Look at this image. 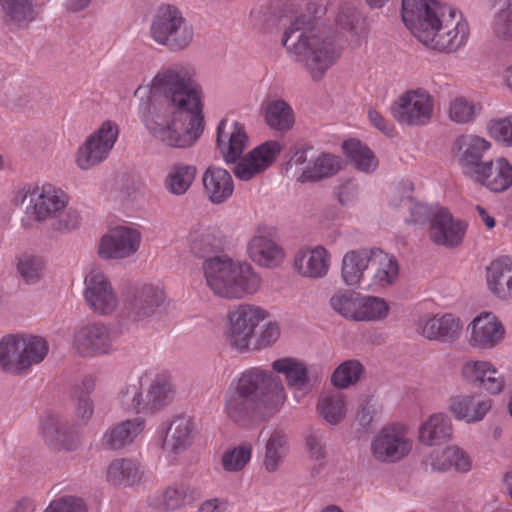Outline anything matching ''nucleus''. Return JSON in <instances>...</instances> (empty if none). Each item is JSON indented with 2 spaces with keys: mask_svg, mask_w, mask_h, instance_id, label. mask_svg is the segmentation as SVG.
<instances>
[{
  "mask_svg": "<svg viewBox=\"0 0 512 512\" xmlns=\"http://www.w3.org/2000/svg\"><path fill=\"white\" fill-rule=\"evenodd\" d=\"M118 126L112 121H105L91 134L77 151L76 163L82 170L103 162L115 145Z\"/></svg>",
  "mask_w": 512,
  "mask_h": 512,
  "instance_id": "10",
  "label": "nucleus"
},
{
  "mask_svg": "<svg viewBox=\"0 0 512 512\" xmlns=\"http://www.w3.org/2000/svg\"><path fill=\"white\" fill-rule=\"evenodd\" d=\"M489 135L505 146H512V116L491 119L487 123Z\"/></svg>",
  "mask_w": 512,
  "mask_h": 512,
  "instance_id": "59",
  "label": "nucleus"
},
{
  "mask_svg": "<svg viewBox=\"0 0 512 512\" xmlns=\"http://www.w3.org/2000/svg\"><path fill=\"white\" fill-rule=\"evenodd\" d=\"M44 267L45 263L41 257L23 255L18 259L17 271L26 284L33 285L41 279Z\"/></svg>",
  "mask_w": 512,
  "mask_h": 512,
  "instance_id": "55",
  "label": "nucleus"
},
{
  "mask_svg": "<svg viewBox=\"0 0 512 512\" xmlns=\"http://www.w3.org/2000/svg\"><path fill=\"white\" fill-rule=\"evenodd\" d=\"M80 225V215L72 208L60 209L49 221V226L53 231L68 233L78 228Z\"/></svg>",
  "mask_w": 512,
  "mask_h": 512,
  "instance_id": "57",
  "label": "nucleus"
},
{
  "mask_svg": "<svg viewBox=\"0 0 512 512\" xmlns=\"http://www.w3.org/2000/svg\"><path fill=\"white\" fill-rule=\"evenodd\" d=\"M342 149L346 157L350 159L358 170L370 172L376 168L377 160L374 154L359 140H346L342 145Z\"/></svg>",
  "mask_w": 512,
  "mask_h": 512,
  "instance_id": "45",
  "label": "nucleus"
},
{
  "mask_svg": "<svg viewBox=\"0 0 512 512\" xmlns=\"http://www.w3.org/2000/svg\"><path fill=\"white\" fill-rule=\"evenodd\" d=\"M357 192V185L351 180H346L334 189V193L341 205L350 204L356 198Z\"/></svg>",
  "mask_w": 512,
  "mask_h": 512,
  "instance_id": "64",
  "label": "nucleus"
},
{
  "mask_svg": "<svg viewBox=\"0 0 512 512\" xmlns=\"http://www.w3.org/2000/svg\"><path fill=\"white\" fill-rule=\"evenodd\" d=\"M147 390L149 398L147 405H149V407H155L156 411L168 405L174 397L171 379L164 374L156 375Z\"/></svg>",
  "mask_w": 512,
  "mask_h": 512,
  "instance_id": "47",
  "label": "nucleus"
},
{
  "mask_svg": "<svg viewBox=\"0 0 512 512\" xmlns=\"http://www.w3.org/2000/svg\"><path fill=\"white\" fill-rule=\"evenodd\" d=\"M41 435L53 450L74 451L80 441L74 425L58 414H47L41 420Z\"/></svg>",
  "mask_w": 512,
  "mask_h": 512,
  "instance_id": "19",
  "label": "nucleus"
},
{
  "mask_svg": "<svg viewBox=\"0 0 512 512\" xmlns=\"http://www.w3.org/2000/svg\"><path fill=\"white\" fill-rule=\"evenodd\" d=\"M248 145L243 124L222 119L217 128V146L226 163H236Z\"/></svg>",
  "mask_w": 512,
  "mask_h": 512,
  "instance_id": "24",
  "label": "nucleus"
},
{
  "mask_svg": "<svg viewBox=\"0 0 512 512\" xmlns=\"http://www.w3.org/2000/svg\"><path fill=\"white\" fill-rule=\"evenodd\" d=\"M266 318V312L260 307L240 304L228 313L229 326L226 338L229 345L240 351L249 348L255 328Z\"/></svg>",
  "mask_w": 512,
  "mask_h": 512,
  "instance_id": "8",
  "label": "nucleus"
},
{
  "mask_svg": "<svg viewBox=\"0 0 512 512\" xmlns=\"http://www.w3.org/2000/svg\"><path fill=\"white\" fill-rule=\"evenodd\" d=\"M371 249L352 250L347 252L342 260L341 276L347 286H357L364 290L370 265Z\"/></svg>",
  "mask_w": 512,
  "mask_h": 512,
  "instance_id": "32",
  "label": "nucleus"
},
{
  "mask_svg": "<svg viewBox=\"0 0 512 512\" xmlns=\"http://www.w3.org/2000/svg\"><path fill=\"white\" fill-rule=\"evenodd\" d=\"M199 498V491L195 487L181 484L168 487L162 495V509L175 510L181 507L186 500L193 501Z\"/></svg>",
  "mask_w": 512,
  "mask_h": 512,
  "instance_id": "51",
  "label": "nucleus"
},
{
  "mask_svg": "<svg viewBox=\"0 0 512 512\" xmlns=\"http://www.w3.org/2000/svg\"><path fill=\"white\" fill-rule=\"evenodd\" d=\"M207 285L218 296L240 299L254 294L261 279L247 263H235L231 259L214 256L203 263Z\"/></svg>",
  "mask_w": 512,
  "mask_h": 512,
  "instance_id": "5",
  "label": "nucleus"
},
{
  "mask_svg": "<svg viewBox=\"0 0 512 512\" xmlns=\"http://www.w3.org/2000/svg\"><path fill=\"white\" fill-rule=\"evenodd\" d=\"M294 265L303 276L321 278L328 272L329 254L324 247L318 246L305 253L297 254Z\"/></svg>",
  "mask_w": 512,
  "mask_h": 512,
  "instance_id": "35",
  "label": "nucleus"
},
{
  "mask_svg": "<svg viewBox=\"0 0 512 512\" xmlns=\"http://www.w3.org/2000/svg\"><path fill=\"white\" fill-rule=\"evenodd\" d=\"M402 206L410 211V217L407 218L408 223L423 224L427 221L431 224V215L434 209L428 206L414 202L411 197H406L401 200Z\"/></svg>",
  "mask_w": 512,
  "mask_h": 512,
  "instance_id": "62",
  "label": "nucleus"
},
{
  "mask_svg": "<svg viewBox=\"0 0 512 512\" xmlns=\"http://www.w3.org/2000/svg\"><path fill=\"white\" fill-rule=\"evenodd\" d=\"M164 300L162 289L152 284H140L127 292L124 307L133 321H143L153 316Z\"/></svg>",
  "mask_w": 512,
  "mask_h": 512,
  "instance_id": "14",
  "label": "nucleus"
},
{
  "mask_svg": "<svg viewBox=\"0 0 512 512\" xmlns=\"http://www.w3.org/2000/svg\"><path fill=\"white\" fill-rule=\"evenodd\" d=\"M193 421L188 416L175 417L167 430L165 444L175 454L185 451L193 441Z\"/></svg>",
  "mask_w": 512,
  "mask_h": 512,
  "instance_id": "37",
  "label": "nucleus"
},
{
  "mask_svg": "<svg viewBox=\"0 0 512 512\" xmlns=\"http://www.w3.org/2000/svg\"><path fill=\"white\" fill-rule=\"evenodd\" d=\"M114 342L111 328L102 323L84 325L73 335V347L83 357L112 354L115 351Z\"/></svg>",
  "mask_w": 512,
  "mask_h": 512,
  "instance_id": "12",
  "label": "nucleus"
},
{
  "mask_svg": "<svg viewBox=\"0 0 512 512\" xmlns=\"http://www.w3.org/2000/svg\"><path fill=\"white\" fill-rule=\"evenodd\" d=\"M149 36L168 51L179 52L190 46L194 30L177 6L163 3L152 15Z\"/></svg>",
  "mask_w": 512,
  "mask_h": 512,
  "instance_id": "7",
  "label": "nucleus"
},
{
  "mask_svg": "<svg viewBox=\"0 0 512 512\" xmlns=\"http://www.w3.org/2000/svg\"><path fill=\"white\" fill-rule=\"evenodd\" d=\"M419 332L429 340L451 343L460 337L462 324L459 318L448 313L433 317L418 324Z\"/></svg>",
  "mask_w": 512,
  "mask_h": 512,
  "instance_id": "30",
  "label": "nucleus"
},
{
  "mask_svg": "<svg viewBox=\"0 0 512 512\" xmlns=\"http://www.w3.org/2000/svg\"><path fill=\"white\" fill-rule=\"evenodd\" d=\"M0 13L6 23H30L37 17L36 0H0Z\"/></svg>",
  "mask_w": 512,
  "mask_h": 512,
  "instance_id": "39",
  "label": "nucleus"
},
{
  "mask_svg": "<svg viewBox=\"0 0 512 512\" xmlns=\"http://www.w3.org/2000/svg\"><path fill=\"white\" fill-rule=\"evenodd\" d=\"M204 191L213 204L226 202L233 194L234 184L230 173L219 167H209L203 174Z\"/></svg>",
  "mask_w": 512,
  "mask_h": 512,
  "instance_id": "31",
  "label": "nucleus"
},
{
  "mask_svg": "<svg viewBox=\"0 0 512 512\" xmlns=\"http://www.w3.org/2000/svg\"><path fill=\"white\" fill-rule=\"evenodd\" d=\"M434 470L446 471L451 468L459 472L470 470L471 463L466 453L458 447L451 446L445 448L441 453H437L432 459Z\"/></svg>",
  "mask_w": 512,
  "mask_h": 512,
  "instance_id": "44",
  "label": "nucleus"
},
{
  "mask_svg": "<svg viewBox=\"0 0 512 512\" xmlns=\"http://www.w3.org/2000/svg\"><path fill=\"white\" fill-rule=\"evenodd\" d=\"M462 373L473 386L491 394L500 393L505 385L502 374L489 362H468L463 366Z\"/></svg>",
  "mask_w": 512,
  "mask_h": 512,
  "instance_id": "27",
  "label": "nucleus"
},
{
  "mask_svg": "<svg viewBox=\"0 0 512 512\" xmlns=\"http://www.w3.org/2000/svg\"><path fill=\"white\" fill-rule=\"evenodd\" d=\"M363 372V366L357 360H348L340 364L332 374V384L340 389L355 384Z\"/></svg>",
  "mask_w": 512,
  "mask_h": 512,
  "instance_id": "52",
  "label": "nucleus"
},
{
  "mask_svg": "<svg viewBox=\"0 0 512 512\" xmlns=\"http://www.w3.org/2000/svg\"><path fill=\"white\" fill-rule=\"evenodd\" d=\"M466 232V224L453 218L443 207L434 209L431 225L428 230L429 239L437 246L452 249L461 245Z\"/></svg>",
  "mask_w": 512,
  "mask_h": 512,
  "instance_id": "15",
  "label": "nucleus"
},
{
  "mask_svg": "<svg viewBox=\"0 0 512 512\" xmlns=\"http://www.w3.org/2000/svg\"><path fill=\"white\" fill-rule=\"evenodd\" d=\"M452 432L450 418L443 413H436L422 424L419 439L428 446L440 445L451 438Z\"/></svg>",
  "mask_w": 512,
  "mask_h": 512,
  "instance_id": "36",
  "label": "nucleus"
},
{
  "mask_svg": "<svg viewBox=\"0 0 512 512\" xmlns=\"http://www.w3.org/2000/svg\"><path fill=\"white\" fill-rule=\"evenodd\" d=\"M44 512H88L83 499L63 496L50 502Z\"/></svg>",
  "mask_w": 512,
  "mask_h": 512,
  "instance_id": "61",
  "label": "nucleus"
},
{
  "mask_svg": "<svg viewBox=\"0 0 512 512\" xmlns=\"http://www.w3.org/2000/svg\"><path fill=\"white\" fill-rule=\"evenodd\" d=\"M265 121L274 130L287 131L294 125V113L284 100H272L265 107Z\"/></svg>",
  "mask_w": 512,
  "mask_h": 512,
  "instance_id": "41",
  "label": "nucleus"
},
{
  "mask_svg": "<svg viewBox=\"0 0 512 512\" xmlns=\"http://www.w3.org/2000/svg\"><path fill=\"white\" fill-rule=\"evenodd\" d=\"M323 439L324 436L320 430H311L306 436V447L310 457L315 461H320L318 466L312 469V476L318 474L320 472V468L323 466V460L326 455Z\"/></svg>",
  "mask_w": 512,
  "mask_h": 512,
  "instance_id": "58",
  "label": "nucleus"
},
{
  "mask_svg": "<svg viewBox=\"0 0 512 512\" xmlns=\"http://www.w3.org/2000/svg\"><path fill=\"white\" fill-rule=\"evenodd\" d=\"M197 173L194 165L175 163L171 166L166 179L167 190L174 195H183L192 185Z\"/></svg>",
  "mask_w": 512,
  "mask_h": 512,
  "instance_id": "40",
  "label": "nucleus"
},
{
  "mask_svg": "<svg viewBox=\"0 0 512 512\" xmlns=\"http://www.w3.org/2000/svg\"><path fill=\"white\" fill-rule=\"evenodd\" d=\"M469 178L491 192L500 193L512 185V165L503 157H490Z\"/></svg>",
  "mask_w": 512,
  "mask_h": 512,
  "instance_id": "23",
  "label": "nucleus"
},
{
  "mask_svg": "<svg viewBox=\"0 0 512 512\" xmlns=\"http://www.w3.org/2000/svg\"><path fill=\"white\" fill-rule=\"evenodd\" d=\"M337 24L355 35H361L365 30L363 15L352 6H343L337 15Z\"/></svg>",
  "mask_w": 512,
  "mask_h": 512,
  "instance_id": "56",
  "label": "nucleus"
},
{
  "mask_svg": "<svg viewBox=\"0 0 512 512\" xmlns=\"http://www.w3.org/2000/svg\"><path fill=\"white\" fill-rule=\"evenodd\" d=\"M85 283L84 297L95 313L107 315L117 308L118 299L111 283L103 273L92 272Z\"/></svg>",
  "mask_w": 512,
  "mask_h": 512,
  "instance_id": "22",
  "label": "nucleus"
},
{
  "mask_svg": "<svg viewBox=\"0 0 512 512\" xmlns=\"http://www.w3.org/2000/svg\"><path fill=\"white\" fill-rule=\"evenodd\" d=\"M141 242L138 230L119 226L104 235L98 246V254L102 259H122L137 252Z\"/></svg>",
  "mask_w": 512,
  "mask_h": 512,
  "instance_id": "18",
  "label": "nucleus"
},
{
  "mask_svg": "<svg viewBox=\"0 0 512 512\" xmlns=\"http://www.w3.org/2000/svg\"><path fill=\"white\" fill-rule=\"evenodd\" d=\"M272 370L283 374L290 390L295 394L306 395L311 392L320 382L318 374L307 367V365L296 358L284 357L277 359L271 364Z\"/></svg>",
  "mask_w": 512,
  "mask_h": 512,
  "instance_id": "16",
  "label": "nucleus"
},
{
  "mask_svg": "<svg viewBox=\"0 0 512 512\" xmlns=\"http://www.w3.org/2000/svg\"><path fill=\"white\" fill-rule=\"evenodd\" d=\"M298 8L294 0H271L269 5L253 10L251 14L260 19L291 18L282 35V45L294 61L302 64L314 80L322 78L341 55V47L326 27L310 16L294 17Z\"/></svg>",
  "mask_w": 512,
  "mask_h": 512,
  "instance_id": "2",
  "label": "nucleus"
},
{
  "mask_svg": "<svg viewBox=\"0 0 512 512\" xmlns=\"http://www.w3.org/2000/svg\"><path fill=\"white\" fill-rule=\"evenodd\" d=\"M253 446L244 441L238 446L225 451L222 455V466L227 472H239L245 468L252 457Z\"/></svg>",
  "mask_w": 512,
  "mask_h": 512,
  "instance_id": "50",
  "label": "nucleus"
},
{
  "mask_svg": "<svg viewBox=\"0 0 512 512\" xmlns=\"http://www.w3.org/2000/svg\"><path fill=\"white\" fill-rule=\"evenodd\" d=\"M286 401L281 379L272 372L249 368L235 378L224 393V414L239 427L269 420Z\"/></svg>",
  "mask_w": 512,
  "mask_h": 512,
  "instance_id": "3",
  "label": "nucleus"
},
{
  "mask_svg": "<svg viewBox=\"0 0 512 512\" xmlns=\"http://www.w3.org/2000/svg\"><path fill=\"white\" fill-rule=\"evenodd\" d=\"M275 230L255 235L248 243L247 251L252 261L263 267L278 266L283 258L284 251L275 238Z\"/></svg>",
  "mask_w": 512,
  "mask_h": 512,
  "instance_id": "25",
  "label": "nucleus"
},
{
  "mask_svg": "<svg viewBox=\"0 0 512 512\" xmlns=\"http://www.w3.org/2000/svg\"><path fill=\"white\" fill-rule=\"evenodd\" d=\"M489 291L500 300L512 298V258L501 256L492 261L486 269Z\"/></svg>",
  "mask_w": 512,
  "mask_h": 512,
  "instance_id": "29",
  "label": "nucleus"
},
{
  "mask_svg": "<svg viewBox=\"0 0 512 512\" xmlns=\"http://www.w3.org/2000/svg\"><path fill=\"white\" fill-rule=\"evenodd\" d=\"M411 447L405 433L395 426L381 429L371 442L372 454L381 462L399 461L409 453Z\"/></svg>",
  "mask_w": 512,
  "mask_h": 512,
  "instance_id": "20",
  "label": "nucleus"
},
{
  "mask_svg": "<svg viewBox=\"0 0 512 512\" xmlns=\"http://www.w3.org/2000/svg\"><path fill=\"white\" fill-rule=\"evenodd\" d=\"M358 306L356 321H379L388 315V303L380 297L362 296Z\"/></svg>",
  "mask_w": 512,
  "mask_h": 512,
  "instance_id": "48",
  "label": "nucleus"
},
{
  "mask_svg": "<svg viewBox=\"0 0 512 512\" xmlns=\"http://www.w3.org/2000/svg\"><path fill=\"white\" fill-rule=\"evenodd\" d=\"M68 200L64 191L47 184L25 193L22 203H29L27 209L34 220L50 221L60 209L67 206Z\"/></svg>",
  "mask_w": 512,
  "mask_h": 512,
  "instance_id": "13",
  "label": "nucleus"
},
{
  "mask_svg": "<svg viewBox=\"0 0 512 512\" xmlns=\"http://www.w3.org/2000/svg\"><path fill=\"white\" fill-rule=\"evenodd\" d=\"M401 17L415 38L440 52H455L468 39V24L461 14L437 0H402Z\"/></svg>",
  "mask_w": 512,
  "mask_h": 512,
  "instance_id": "4",
  "label": "nucleus"
},
{
  "mask_svg": "<svg viewBox=\"0 0 512 512\" xmlns=\"http://www.w3.org/2000/svg\"><path fill=\"white\" fill-rule=\"evenodd\" d=\"M471 346L479 349H491L495 347L504 336V327L491 313L481 314L473 319L469 325Z\"/></svg>",
  "mask_w": 512,
  "mask_h": 512,
  "instance_id": "26",
  "label": "nucleus"
},
{
  "mask_svg": "<svg viewBox=\"0 0 512 512\" xmlns=\"http://www.w3.org/2000/svg\"><path fill=\"white\" fill-rule=\"evenodd\" d=\"M144 427L145 420L141 417L123 421L104 434L103 445L112 450L121 449L132 443Z\"/></svg>",
  "mask_w": 512,
  "mask_h": 512,
  "instance_id": "34",
  "label": "nucleus"
},
{
  "mask_svg": "<svg viewBox=\"0 0 512 512\" xmlns=\"http://www.w3.org/2000/svg\"><path fill=\"white\" fill-rule=\"evenodd\" d=\"M148 390L144 394L141 391V387L138 385H130L121 392L122 405L131 411L136 413H154L156 412L155 407H149L147 405Z\"/></svg>",
  "mask_w": 512,
  "mask_h": 512,
  "instance_id": "53",
  "label": "nucleus"
},
{
  "mask_svg": "<svg viewBox=\"0 0 512 512\" xmlns=\"http://www.w3.org/2000/svg\"><path fill=\"white\" fill-rule=\"evenodd\" d=\"M492 32L497 39L512 41V0H505L494 15Z\"/></svg>",
  "mask_w": 512,
  "mask_h": 512,
  "instance_id": "54",
  "label": "nucleus"
},
{
  "mask_svg": "<svg viewBox=\"0 0 512 512\" xmlns=\"http://www.w3.org/2000/svg\"><path fill=\"white\" fill-rule=\"evenodd\" d=\"M289 450L288 436L281 429H274L265 443L264 467L272 473L279 469Z\"/></svg>",
  "mask_w": 512,
  "mask_h": 512,
  "instance_id": "38",
  "label": "nucleus"
},
{
  "mask_svg": "<svg viewBox=\"0 0 512 512\" xmlns=\"http://www.w3.org/2000/svg\"><path fill=\"white\" fill-rule=\"evenodd\" d=\"M194 66L162 68L149 88L154 138L172 148L193 146L204 131L203 90Z\"/></svg>",
  "mask_w": 512,
  "mask_h": 512,
  "instance_id": "1",
  "label": "nucleus"
},
{
  "mask_svg": "<svg viewBox=\"0 0 512 512\" xmlns=\"http://www.w3.org/2000/svg\"><path fill=\"white\" fill-rule=\"evenodd\" d=\"M491 143L474 134H463L455 138L451 146L452 158L467 177L490 158Z\"/></svg>",
  "mask_w": 512,
  "mask_h": 512,
  "instance_id": "11",
  "label": "nucleus"
},
{
  "mask_svg": "<svg viewBox=\"0 0 512 512\" xmlns=\"http://www.w3.org/2000/svg\"><path fill=\"white\" fill-rule=\"evenodd\" d=\"M48 351V342L41 336L7 334L0 340V367L7 373L21 375L41 363Z\"/></svg>",
  "mask_w": 512,
  "mask_h": 512,
  "instance_id": "6",
  "label": "nucleus"
},
{
  "mask_svg": "<svg viewBox=\"0 0 512 512\" xmlns=\"http://www.w3.org/2000/svg\"><path fill=\"white\" fill-rule=\"evenodd\" d=\"M360 295L349 290L338 291L330 298V306L345 319L356 321Z\"/></svg>",
  "mask_w": 512,
  "mask_h": 512,
  "instance_id": "49",
  "label": "nucleus"
},
{
  "mask_svg": "<svg viewBox=\"0 0 512 512\" xmlns=\"http://www.w3.org/2000/svg\"><path fill=\"white\" fill-rule=\"evenodd\" d=\"M187 247L189 252L197 258L212 259L222 250V239L211 227L201 224L191 228L187 235Z\"/></svg>",
  "mask_w": 512,
  "mask_h": 512,
  "instance_id": "28",
  "label": "nucleus"
},
{
  "mask_svg": "<svg viewBox=\"0 0 512 512\" xmlns=\"http://www.w3.org/2000/svg\"><path fill=\"white\" fill-rule=\"evenodd\" d=\"M279 335L280 329L277 323H267L256 338V348H264L272 345L279 338Z\"/></svg>",
  "mask_w": 512,
  "mask_h": 512,
  "instance_id": "63",
  "label": "nucleus"
},
{
  "mask_svg": "<svg viewBox=\"0 0 512 512\" xmlns=\"http://www.w3.org/2000/svg\"><path fill=\"white\" fill-rule=\"evenodd\" d=\"M317 409L320 416L330 425L339 424L346 414L344 396L339 392L326 393L319 398Z\"/></svg>",
  "mask_w": 512,
  "mask_h": 512,
  "instance_id": "43",
  "label": "nucleus"
},
{
  "mask_svg": "<svg viewBox=\"0 0 512 512\" xmlns=\"http://www.w3.org/2000/svg\"><path fill=\"white\" fill-rule=\"evenodd\" d=\"M476 114L475 105L469 103L464 98H456L451 102L449 108V117L452 121L459 124L471 122Z\"/></svg>",
  "mask_w": 512,
  "mask_h": 512,
  "instance_id": "60",
  "label": "nucleus"
},
{
  "mask_svg": "<svg viewBox=\"0 0 512 512\" xmlns=\"http://www.w3.org/2000/svg\"><path fill=\"white\" fill-rule=\"evenodd\" d=\"M280 151L281 146L277 141H267L237 160L233 172L240 180H250L267 169L276 160Z\"/></svg>",
  "mask_w": 512,
  "mask_h": 512,
  "instance_id": "21",
  "label": "nucleus"
},
{
  "mask_svg": "<svg viewBox=\"0 0 512 512\" xmlns=\"http://www.w3.org/2000/svg\"><path fill=\"white\" fill-rule=\"evenodd\" d=\"M491 400L473 395H458L450 399L449 409L459 420L468 423L480 421L491 409Z\"/></svg>",
  "mask_w": 512,
  "mask_h": 512,
  "instance_id": "33",
  "label": "nucleus"
},
{
  "mask_svg": "<svg viewBox=\"0 0 512 512\" xmlns=\"http://www.w3.org/2000/svg\"><path fill=\"white\" fill-rule=\"evenodd\" d=\"M138 465L130 459H116L111 462L107 479L113 485L131 486L141 479Z\"/></svg>",
  "mask_w": 512,
  "mask_h": 512,
  "instance_id": "42",
  "label": "nucleus"
},
{
  "mask_svg": "<svg viewBox=\"0 0 512 512\" xmlns=\"http://www.w3.org/2000/svg\"><path fill=\"white\" fill-rule=\"evenodd\" d=\"M341 169L337 156L323 153L316 158L312 167L305 169L298 178L301 182L318 181L335 175Z\"/></svg>",
  "mask_w": 512,
  "mask_h": 512,
  "instance_id": "46",
  "label": "nucleus"
},
{
  "mask_svg": "<svg viewBox=\"0 0 512 512\" xmlns=\"http://www.w3.org/2000/svg\"><path fill=\"white\" fill-rule=\"evenodd\" d=\"M367 280L364 290L377 291L393 286L399 278L400 267L395 256L381 249L373 248L370 254Z\"/></svg>",
  "mask_w": 512,
  "mask_h": 512,
  "instance_id": "17",
  "label": "nucleus"
},
{
  "mask_svg": "<svg viewBox=\"0 0 512 512\" xmlns=\"http://www.w3.org/2000/svg\"><path fill=\"white\" fill-rule=\"evenodd\" d=\"M434 109L433 97L422 88L404 92L392 106L393 117L403 125L424 126L432 118Z\"/></svg>",
  "mask_w": 512,
  "mask_h": 512,
  "instance_id": "9",
  "label": "nucleus"
}]
</instances>
